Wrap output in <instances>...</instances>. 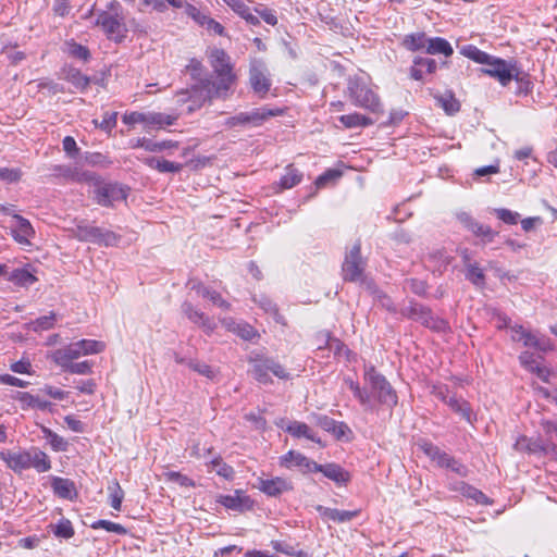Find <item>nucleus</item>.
I'll return each mask as SVG.
<instances>
[{
	"label": "nucleus",
	"instance_id": "nucleus-1",
	"mask_svg": "<svg viewBox=\"0 0 557 557\" xmlns=\"http://www.w3.org/2000/svg\"><path fill=\"white\" fill-rule=\"evenodd\" d=\"M363 380L369 385V388L361 387L351 377L344 379L345 384L352 392L361 407L366 410H373L376 404L389 409L397 406L398 396L396 389L374 366L369 364L364 367Z\"/></svg>",
	"mask_w": 557,
	"mask_h": 557
},
{
	"label": "nucleus",
	"instance_id": "nucleus-2",
	"mask_svg": "<svg viewBox=\"0 0 557 557\" xmlns=\"http://www.w3.org/2000/svg\"><path fill=\"white\" fill-rule=\"evenodd\" d=\"M96 25L108 39L120 44L127 36L128 28L122 4L116 0L107 3L106 9L97 12Z\"/></svg>",
	"mask_w": 557,
	"mask_h": 557
},
{
	"label": "nucleus",
	"instance_id": "nucleus-3",
	"mask_svg": "<svg viewBox=\"0 0 557 557\" xmlns=\"http://www.w3.org/2000/svg\"><path fill=\"white\" fill-rule=\"evenodd\" d=\"M176 97L180 104L191 102L188 106V112H194L206 102H211L214 98L226 99L228 95L226 92L219 94L218 86L213 84V79L206 77L196 82L190 88L178 91Z\"/></svg>",
	"mask_w": 557,
	"mask_h": 557
},
{
	"label": "nucleus",
	"instance_id": "nucleus-4",
	"mask_svg": "<svg viewBox=\"0 0 557 557\" xmlns=\"http://www.w3.org/2000/svg\"><path fill=\"white\" fill-rule=\"evenodd\" d=\"M209 61L216 75V79L213 81V84L218 86L219 94L226 92L230 96L232 87L236 82V75L233 72L230 55L223 49L213 48L209 52Z\"/></svg>",
	"mask_w": 557,
	"mask_h": 557
},
{
	"label": "nucleus",
	"instance_id": "nucleus-5",
	"mask_svg": "<svg viewBox=\"0 0 557 557\" xmlns=\"http://www.w3.org/2000/svg\"><path fill=\"white\" fill-rule=\"evenodd\" d=\"M249 361L251 364V374L260 384L272 383L270 373L281 380H288L290 377V374L285 368L273 358L256 355L251 357Z\"/></svg>",
	"mask_w": 557,
	"mask_h": 557
},
{
	"label": "nucleus",
	"instance_id": "nucleus-6",
	"mask_svg": "<svg viewBox=\"0 0 557 557\" xmlns=\"http://www.w3.org/2000/svg\"><path fill=\"white\" fill-rule=\"evenodd\" d=\"M424 455L436 463L438 468L450 470L459 476L466 478L469 473L468 468L454 456L442 450L432 442L423 440L418 444Z\"/></svg>",
	"mask_w": 557,
	"mask_h": 557
},
{
	"label": "nucleus",
	"instance_id": "nucleus-7",
	"mask_svg": "<svg viewBox=\"0 0 557 557\" xmlns=\"http://www.w3.org/2000/svg\"><path fill=\"white\" fill-rule=\"evenodd\" d=\"M400 314L435 332L445 333L449 330V325L444 319L433 315L429 307L413 300L400 310Z\"/></svg>",
	"mask_w": 557,
	"mask_h": 557
},
{
	"label": "nucleus",
	"instance_id": "nucleus-8",
	"mask_svg": "<svg viewBox=\"0 0 557 557\" xmlns=\"http://www.w3.org/2000/svg\"><path fill=\"white\" fill-rule=\"evenodd\" d=\"M177 115L166 114L161 112H138L133 111L125 113L122 117L123 123L127 125H135L137 123L144 124L146 129H161L165 126L175 124Z\"/></svg>",
	"mask_w": 557,
	"mask_h": 557
},
{
	"label": "nucleus",
	"instance_id": "nucleus-9",
	"mask_svg": "<svg viewBox=\"0 0 557 557\" xmlns=\"http://www.w3.org/2000/svg\"><path fill=\"white\" fill-rule=\"evenodd\" d=\"M249 84L251 89L260 98H264L271 89L272 79L267 63L259 58H252L249 62Z\"/></svg>",
	"mask_w": 557,
	"mask_h": 557
},
{
	"label": "nucleus",
	"instance_id": "nucleus-10",
	"mask_svg": "<svg viewBox=\"0 0 557 557\" xmlns=\"http://www.w3.org/2000/svg\"><path fill=\"white\" fill-rule=\"evenodd\" d=\"M348 92L355 106L369 110L373 113L381 111L379 97L372 89L360 81H350L348 84Z\"/></svg>",
	"mask_w": 557,
	"mask_h": 557
},
{
	"label": "nucleus",
	"instance_id": "nucleus-11",
	"mask_svg": "<svg viewBox=\"0 0 557 557\" xmlns=\"http://www.w3.org/2000/svg\"><path fill=\"white\" fill-rule=\"evenodd\" d=\"M281 110L255 109L247 112H239L225 120L224 125L228 128L260 126L271 116L281 114Z\"/></svg>",
	"mask_w": 557,
	"mask_h": 557
},
{
	"label": "nucleus",
	"instance_id": "nucleus-12",
	"mask_svg": "<svg viewBox=\"0 0 557 557\" xmlns=\"http://www.w3.org/2000/svg\"><path fill=\"white\" fill-rule=\"evenodd\" d=\"M518 63L492 55V60L482 70L483 73L496 78L502 86H507L518 75Z\"/></svg>",
	"mask_w": 557,
	"mask_h": 557
},
{
	"label": "nucleus",
	"instance_id": "nucleus-13",
	"mask_svg": "<svg viewBox=\"0 0 557 557\" xmlns=\"http://www.w3.org/2000/svg\"><path fill=\"white\" fill-rule=\"evenodd\" d=\"M510 332L511 341L522 343L524 347L534 348L541 352H547L553 349L549 338L539 335L537 333H533L520 324L510 326Z\"/></svg>",
	"mask_w": 557,
	"mask_h": 557
},
{
	"label": "nucleus",
	"instance_id": "nucleus-14",
	"mask_svg": "<svg viewBox=\"0 0 557 557\" xmlns=\"http://www.w3.org/2000/svg\"><path fill=\"white\" fill-rule=\"evenodd\" d=\"M343 278L348 282H359L362 280L364 262L361 257L360 244H355L346 253L342 267Z\"/></svg>",
	"mask_w": 557,
	"mask_h": 557
},
{
	"label": "nucleus",
	"instance_id": "nucleus-15",
	"mask_svg": "<svg viewBox=\"0 0 557 557\" xmlns=\"http://www.w3.org/2000/svg\"><path fill=\"white\" fill-rule=\"evenodd\" d=\"M456 216L465 228L471 232L475 237L480 238L483 245L492 243L498 235V232L492 230V227L486 224L480 223L468 212H458Z\"/></svg>",
	"mask_w": 557,
	"mask_h": 557
},
{
	"label": "nucleus",
	"instance_id": "nucleus-16",
	"mask_svg": "<svg viewBox=\"0 0 557 557\" xmlns=\"http://www.w3.org/2000/svg\"><path fill=\"white\" fill-rule=\"evenodd\" d=\"M127 189L117 183H104L96 189V200L103 207L112 206L115 201L125 200Z\"/></svg>",
	"mask_w": 557,
	"mask_h": 557
},
{
	"label": "nucleus",
	"instance_id": "nucleus-17",
	"mask_svg": "<svg viewBox=\"0 0 557 557\" xmlns=\"http://www.w3.org/2000/svg\"><path fill=\"white\" fill-rule=\"evenodd\" d=\"M280 463L287 469L298 468L304 474L315 473V469H319L318 462L295 450L283 455L280 458Z\"/></svg>",
	"mask_w": 557,
	"mask_h": 557
},
{
	"label": "nucleus",
	"instance_id": "nucleus-18",
	"mask_svg": "<svg viewBox=\"0 0 557 557\" xmlns=\"http://www.w3.org/2000/svg\"><path fill=\"white\" fill-rule=\"evenodd\" d=\"M216 502L235 511L250 510L253 507V500L242 490H236L232 495H220Z\"/></svg>",
	"mask_w": 557,
	"mask_h": 557
},
{
	"label": "nucleus",
	"instance_id": "nucleus-19",
	"mask_svg": "<svg viewBox=\"0 0 557 557\" xmlns=\"http://www.w3.org/2000/svg\"><path fill=\"white\" fill-rule=\"evenodd\" d=\"M318 468L315 469V473L320 472L326 479L334 482L337 486H346L350 480L351 475L349 471L344 469L341 465L335 462H327L324 465L318 463Z\"/></svg>",
	"mask_w": 557,
	"mask_h": 557
},
{
	"label": "nucleus",
	"instance_id": "nucleus-20",
	"mask_svg": "<svg viewBox=\"0 0 557 557\" xmlns=\"http://www.w3.org/2000/svg\"><path fill=\"white\" fill-rule=\"evenodd\" d=\"M0 459L3 460L7 466L14 472L20 473L23 470L32 468L30 450H2L0 451Z\"/></svg>",
	"mask_w": 557,
	"mask_h": 557
},
{
	"label": "nucleus",
	"instance_id": "nucleus-21",
	"mask_svg": "<svg viewBox=\"0 0 557 557\" xmlns=\"http://www.w3.org/2000/svg\"><path fill=\"white\" fill-rule=\"evenodd\" d=\"M182 311L190 322L202 327L207 334H211L215 330L214 321L197 310L189 301L183 302Z\"/></svg>",
	"mask_w": 557,
	"mask_h": 557
},
{
	"label": "nucleus",
	"instance_id": "nucleus-22",
	"mask_svg": "<svg viewBox=\"0 0 557 557\" xmlns=\"http://www.w3.org/2000/svg\"><path fill=\"white\" fill-rule=\"evenodd\" d=\"M258 488L270 497H276L284 492L293 490V485L289 481L276 476L273 479H259Z\"/></svg>",
	"mask_w": 557,
	"mask_h": 557
},
{
	"label": "nucleus",
	"instance_id": "nucleus-23",
	"mask_svg": "<svg viewBox=\"0 0 557 557\" xmlns=\"http://www.w3.org/2000/svg\"><path fill=\"white\" fill-rule=\"evenodd\" d=\"M317 511L319 515L326 520L337 522V523H345L349 522L356 517L359 516L360 510H339L335 508H329L322 505L317 506Z\"/></svg>",
	"mask_w": 557,
	"mask_h": 557
},
{
	"label": "nucleus",
	"instance_id": "nucleus-24",
	"mask_svg": "<svg viewBox=\"0 0 557 557\" xmlns=\"http://www.w3.org/2000/svg\"><path fill=\"white\" fill-rule=\"evenodd\" d=\"M527 443V449L530 453L534 454H543L545 456H552L557 459V445L548 440H543L541 437L537 438H527L523 437L518 444Z\"/></svg>",
	"mask_w": 557,
	"mask_h": 557
},
{
	"label": "nucleus",
	"instance_id": "nucleus-25",
	"mask_svg": "<svg viewBox=\"0 0 557 557\" xmlns=\"http://www.w3.org/2000/svg\"><path fill=\"white\" fill-rule=\"evenodd\" d=\"M51 488L54 495L60 498L74 500L77 497L75 483L70 479L52 476Z\"/></svg>",
	"mask_w": 557,
	"mask_h": 557
},
{
	"label": "nucleus",
	"instance_id": "nucleus-26",
	"mask_svg": "<svg viewBox=\"0 0 557 557\" xmlns=\"http://www.w3.org/2000/svg\"><path fill=\"white\" fill-rule=\"evenodd\" d=\"M131 148H144L149 152H160L166 149L177 148L178 143L173 140L153 141L146 137H139L129 141Z\"/></svg>",
	"mask_w": 557,
	"mask_h": 557
},
{
	"label": "nucleus",
	"instance_id": "nucleus-27",
	"mask_svg": "<svg viewBox=\"0 0 557 557\" xmlns=\"http://www.w3.org/2000/svg\"><path fill=\"white\" fill-rule=\"evenodd\" d=\"M436 69L437 63L434 59L416 57L410 67V77L416 81H421L424 74H432Z\"/></svg>",
	"mask_w": 557,
	"mask_h": 557
},
{
	"label": "nucleus",
	"instance_id": "nucleus-28",
	"mask_svg": "<svg viewBox=\"0 0 557 557\" xmlns=\"http://www.w3.org/2000/svg\"><path fill=\"white\" fill-rule=\"evenodd\" d=\"M83 355L77 342L71 343L70 345L57 349L53 352V361L59 366H66L67 363L81 358Z\"/></svg>",
	"mask_w": 557,
	"mask_h": 557
},
{
	"label": "nucleus",
	"instance_id": "nucleus-29",
	"mask_svg": "<svg viewBox=\"0 0 557 557\" xmlns=\"http://www.w3.org/2000/svg\"><path fill=\"white\" fill-rule=\"evenodd\" d=\"M285 432L290 434L293 437L301 438L305 437L311 442L321 444V440L317 436V434L309 428L308 424L300 422V421H290L288 424L284 428Z\"/></svg>",
	"mask_w": 557,
	"mask_h": 557
},
{
	"label": "nucleus",
	"instance_id": "nucleus-30",
	"mask_svg": "<svg viewBox=\"0 0 557 557\" xmlns=\"http://www.w3.org/2000/svg\"><path fill=\"white\" fill-rule=\"evenodd\" d=\"M252 300L256 305H258L265 313H269L273 317L274 321L283 326L287 325L286 319L280 313L278 308L275 302H273L265 295H255Z\"/></svg>",
	"mask_w": 557,
	"mask_h": 557
},
{
	"label": "nucleus",
	"instance_id": "nucleus-31",
	"mask_svg": "<svg viewBox=\"0 0 557 557\" xmlns=\"http://www.w3.org/2000/svg\"><path fill=\"white\" fill-rule=\"evenodd\" d=\"M49 175L53 178L64 180L65 182H79L82 180L78 169L66 164L52 165Z\"/></svg>",
	"mask_w": 557,
	"mask_h": 557
},
{
	"label": "nucleus",
	"instance_id": "nucleus-32",
	"mask_svg": "<svg viewBox=\"0 0 557 557\" xmlns=\"http://www.w3.org/2000/svg\"><path fill=\"white\" fill-rule=\"evenodd\" d=\"M453 490L459 492L462 496L474 500L476 504H490L488 497L482 491L463 481L457 482L454 485Z\"/></svg>",
	"mask_w": 557,
	"mask_h": 557
},
{
	"label": "nucleus",
	"instance_id": "nucleus-33",
	"mask_svg": "<svg viewBox=\"0 0 557 557\" xmlns=\"http://www.w3.org/2000/svg\"><path fill=\"white\" fill-rule=\"evenodd\" d=\"M144 164L160 173H178L183 169L182 163L172 162L156 157H147L143 160Z\"/></svg>",
	"mask_w": 557,
	"mask_h": 557
},
{
	"label": "nucleus",
	"instance_id": "nucleus-34",
	"mask_svg": "<svg viewBox=\"0 0 557 557\" xmlns=\"http://www.w3.org/2000/svg\"><path fill=\"white\" fill-rule=\"evenodd\" d=\"M16 226L13 228V237L20 244H27L29 237L34 235V228L29 221L22 215L15 214Z\"/></svg>",
	"mask_w": 557,
	"mask_h": 557
},
{
	"label": "nucleus",
	"instance_id": "nucleus-35",
	"mask_svg": "<svg viewBox=\"0 0 557 557\" xmlns=\"http://www.w3.org/2000/svg\"><path fill=\"white\" fill-rule=\"evenodd\" d=\"M447 406L457 414L461 417V419L466 420L469 423L473 421V410L470 404L463 398H458L456 395H453L447 400Z\"/></svg>",
	"mask_w": 557,
	"mask_h": 557
},
{
	"label": "nucleus",
	"instance_id": "nucleus-36",
	"mask_svg": "<svg viewBox=\"0 0 557 557\" xmlns=\"http://www.w3.org/2000/svg\"><path fill=\"white\" fill-rule=\"evenodd\" d=\"M425 52L429 54L450 57L454 53V49L449 41L443 37H428Z\"/></svg>",
	"mask_w": 557,
	"mask_h": 557
},
{
	"label": "nucleus",
	"instance_id": "nucleus-37",
	"mask_svg": "<svg viewBox=\"0 0 557 557\" xmlns=\"http://www.w3.org/2000/svg\"><path fill=\"white\" fill-rule=\"evenodd\" d=\"M284 171L285 173L281 176L278 182L282 189H290L301 183L304 173L295 168L294 164H288Z\"/></svg>",
	"mask_w": 557,
	"mask_h": 557
},
{
	"label": "nucleus",
	"instance_id": "nucleus-38",
	"mask_svg": "<svg viewBox=\"0 0 557 557\" xmlns=\"http://www.w3.org/2000/svg\"><path fill=\"white\" fill-rule=\"evenodd\" d=\"M73 234L81 242L97 244L100 236V227L82 222L73 230Z\"/></svg>",
	"mask_w": 557,
	"mask_h": 557
},
{
	"label": "nucleus",
	"instance_id": "nucleus-39",
	"mask_svg": "<svg viewBox=\"0 0 557 557\" xmlns=\"http://www.w3.org/2000/svg\"><path fill=\"white\" fill-rule=\"evenodd\" d=\"M226 3L235 13H237L240 17H243L248 24L252 26H257L260 24V20L258 16L250 12L249 7H247L242 0H222Z\"/></svg>",
	"mask_w": 557,
	"mask_h": 557
},
{
	"label": "nucleus",
	"instance_id": "nucleus-40",
	"mask_svg": "<svg viewBox=\"0 0 557 557\" xmlns=\"http://www.w3.org/2000/svg\"><path fill=\"white\" fill-rule=\"evenodd\" d=\"M64 79L71 83L74 87L79 90H85L90 84V77L84 75L78 69L73 66L65 67L63 70Z\"/></svg>",
	"mask_w": 557,
	"mask_h": 557
},
{
	"label": "nucleus",
	"instance_id": "nucleus-41",
	"mask_svg": "<svg viewBox=\"0 0 557 557\" xmlns=\"http://www.w3.org/2000/svg\"><path fill=\"white\" fill-rule=\"evenodd\" d=\"M428 36L423 32L408 34L403 38L401 45L409 51H420L426 49Z\"/></svg>",
	"mask_w": 557,
	"mask_h": 557
},
{
	"label": "nucleus",
	"instance_id": "nucleus-42",
	"mask_svg": "<svg viewBox=\"0 0 557 557\" xmlns=\"http://www.w3.org/2000/svg\"><path fill=\"white\" fill-rule=\"evenodd\" d=\"M324 345H320L318 349L327 348L330 351L334 354L335 357H346L349 360L350 350L348 347L338 338L332 337L329 333L325 335Z\"/></svg>",
	"mask_w": 557,
	"mask_h": 557
},
{
	"label": "nucleus",
	"instance_id": "nucleus-43",
	"mask_svg": "<svg viewBox=\"0 0 557 557\" xmlns=\"http://www.w3.org/2000/svg\"><path fill=\"white\" fill-rule=\"evenodd\" d=\"M338 121L346 127V128H357V127H367L373 124V120L367 115L360 114V113H350L341 115L338 117Z\"/></svg>",
	"mask_w": 557,
	"mask_h": 557
},
{
	"label": "nucleus",
	"instance_id": "nucleus-44",
	"mask_svg": "<svg viewBox=\"0 0 557 557\" xmlns=\"http://www.w3.org/2000/svg\"><path fill=\"white\" fill-rule=\"evenodd\" d=\"M434 99L436 104L443 108V110L449 115H453L460 110V103L451 91L435 95Z\"/></svg>",
	"mask_w": 557,
	"mask_h": 557
},
{
	"label": "nucleus",
	"instance_id": "nucleus-45",
	"mask_svg": "<svg viewBox=\"0 0 557 557\" xmlns=\"http://www.w3.org/2000/svg\"><path fill=\"white\" fill-rule=\"evenodd\" d=\"M8 280L17 286L29 287L37 281V277L28 269L21 268L13 270Z\"/></svg>",
	"mask_w": 557,
	"mask_h": 557
},
{
	"label": "nucleus",
	"instance_id": "nucleus-46",
	"mask_svg": "<svg viewBox=\"0 0 557 557\" xmlns=\"http://www.w3.org/2000/svg\"><path fill=\"white\" fill-rule=\"evenodd\" d=\"M32 468L38 472H47L51 469V461L46 453L38 448L30 449Z\"/></svg>",
	"mask_w": 557,
	"mask_h": 557
},
{
	"label": "nucleus",
	"instance_id": "nucleus-47",
	"mask_svg": "<svg viewBox=\"0 0 557 557\" xmlns=\"http://www.w3.org/2000/svg\"><path fill=\"white\" fill-rule=\"evenodd\" d=\"M460 53L472 61L486 65L490 60H492V55L485 51L480 50L478 47L473 45H466L461 48Z\"/></svg>",
	"mask_w": 557,
	"mask_h": 557
},
{
	"label": "nucleus",
	"instance_id": "nucleus-48",
	"mask_svg": "<svg viewBox=\"0 0 557 557\" xmlns=\"http://www.w3.org/2000/svg\"><path fill=\"white\" fill-rule=\"evenodd\" d=\"M41 433L44 435V438H46L49 442L51 448L54 451H65L67 449V441L60 436L59 434H57L55 432H53L52 430H50L49 428L42 426Z\"/></svg>",
	"mask_w": 557,
	"mask_h": 557
},
{
	"label": "nucleus",
	"instance_id": "nucleus-49",
	"mask_svg": "<svg viewBox=\"0 0 557 557\" xmlns=\"http://www.w3.org/2000/svg\"><path fill=\"white\" fill-rule=\"evenodd\" d=\"M65 52L74 59L87 62L90 59V51L87 47L74 40L65 42Z\"/></svg>",
	"mask_w": 557,
	"mask_h": 557
},
{
	"label": "nucleus",
	"instance_id": "nucleus-50",
	"mask_svg": "<svg viewBox=\"0 0 557 557\" xmlns=\"http://www.w3.org/2000/svg\"><path fill=\"white\" fill-rule=\"evenodd\" d=\"M465 276L471 284L476 287H483L485 285V274L482 268L479 267L476 262L473 264H469V267L465 268Z\"/></svg>",
	"mask_w": 557,
	"mask_h": 557
},
{
	"label": "nucleus",
	"instance_id": "nucleus-51",
	"mask_svg": "<svg viewBox=\"0 0 557 557\" xmlns=\"http://www.w3.org/2000/svg\"><path fill=\"white\" fill-rule=\"evenodd\" d=\"M210 466L218 475L226 480H232L234 478L235 472L233 467L224 462L220 456L213 458L210 462Z\"/></svg>",
	"mask_w": 557,
	"mask_h": 557
},
{
	"label": "nucleus",
	"instance_id": "nucleus-52",
	"mask_svg": "<svg viewBox=\"0 0 557 557\" xmlns=\"http://www.w3.org/2000/svg\"><path fill=\"white\" fill-rule=\"evenodd\" d=\"M52 532L54 536L65 540L73 537L75 534L72 522L65 518H62L55 525H53Z\"/></svg>",
	"mask_w": 557,
	"mask_h": 557
},
{
	"label": "nucleus",
	"instance_id": "nucleus-53",
	"mask_svg": "<svg viewBox=\"0 0 557 557\" xmlns=\"http://www.w3.org/2000/svg\"><path fill=\"white\" fill-rule=\"evenodd\" d=\"M493 214L507 225H516L520 220V214L506 208H494Z\"/></svg>",
	"mask_w": 557,
	"mask_h": 557
},
{
	"label": "nucleus",
	"instance_id": "nucleus-54",
	"mask_svg": "<svg viewBox=\"0 0 557 557\" xmlns=\"http://www.w3.org/2000/svg\"><path fill=\"white\" fill-rule=\"evenodd\" d=\"M94 530H98V529H103L108 532H113V533H116V534H120V535H125L127 534V530L125 527H123L122 524L120 523H115V522H112V521H109V520H97L95 522L91 523L90 525Z\"/></svg>",
	"mask_w": 557,
	"mask_h": 557
},
{
	"label": "nucleus",
	"instance_id": "nucleus-55",
	"mask_svg": "<svg viewBox=\"0 0 557 557\" xmlns=\"http://www.w3.org/2000/svg\"><path fill=\"white\" fill-rule=\"evenodd\" d=\"M61 368L64 372L84 375V374L91 373L92 362H90L88 360H84L81 362L72 361V362L67 363L66 366H61Z\"/></svg>",
	"mask_w": 557,
	"mask_h": 557
},
{
	"label": "nucleus",
	"instance_id": "nucleus-56",
	"mask_svg": "<svg viewBox=\"0 0 557 557\" xmlns=\"http://www.w3.org/2000/svg\"><path fill=\"white\" fill-rule=\"evenodd\" d=\"M187 367L207 379L212 380L215 377V371L209 364L197 359H188Z\"/></svg>",
	"mask_w": 557,
	"mask_h": 557
},
{
	"label": "nucleus",
	"instance_id": "nucleus-57",
	"mask_svg": "<svg viewBox=\"0 0 557 557\" xmlns=\"http://www.w3.org/2000/svg\"><path fill=\"white\" fill-rule=\"evenodd\" d=\"M110 492V505L115 510H121V505L124 498V492L117 481L108 487Z\"/></svg>",
	"mask_w": 557,
	"mask_h": 557
},
{
	"label": "nucleus",
	"instance_id": "nucleus-58",
	"mask_svg": "<svg viewBox=\"0 0 557 557\" xmlns=\"http://www.w3.org/2000/svg\"><path fill=\"white\" fill-rule=\"evenodd\" d=\"M513 79L517 82L518 84V88H517V94L518 95H528L533 85H532V82L530 81V75L525 72H523L520 66L518 67V75L517 77H513Z\"/></svg>",
	"mask_w": 557,
	"mask_h": 557
},
{
	"label": "nucleus",
	"instance_id": "nucleus-59",
	"mask_svg": "<svg viewBox=\"0 0 557 557\" xmlns=\"http://www.w3.org/2000/svg\"><path fill=\"white\" fill-rule=\"evenodd\" d=\"M84 356L98 354L104 349V344L95 339H81L77 342Z\"/></svg>",
	"mask_w": 557,
	"mask_h": 557
},
{
	"label": "nucleus",
	"instance_id": "nucleus-60",
	"mask_svg": "<svg viewBox=\"0 0 557 557\" xmlns=\"http://www.w3.org/2000/svg\"><path fill=\"white\" fill-rule=\"evenodd\" d=\"M185 14L190 17L196 24H198L200 27H203L205 23L207 22L208 17L210 16L205 11H201L194 4L189 3L185 5Z\"/></svg>",
	"mask_w": 557,
	"mask_h": 557
},
{
	"label": "nucleus",
	"instance_id": "nucleus-61",
	"mask_svg": "<svg viewBox=\"0 0 557 557\" xmlns=\"http://www.w3.org/2000/svg\"><path fill=\"white\" fill-rule=\"evenodd\" d=\"M342 176V172L336 169H329L323 174L317 177L314 184L318 188L325 187L329 183L338 180Z\"/></svg>",
	"mask_w": 557,
	"mask_h": 557
},
{
	"label": "nucleus",
	"instance_id": "nucleus-62",
	"mask_svg": "<svg viewBox=\"0 0 557 557\" xmlns=\"http://www.w3.org/2000/svg\"><path fill=\"white\" fill-rule=\"evenodd\" d=\"M164 476L168 481L177 483L181 486H185V487H194L195 486V482L189 476L182 474L181 472H177V471L165 472Z\"/></svg>",
	"mask_w": 557,
	"mask_h": 557
},
{
	"label": "nucleus",
	"instance_id": "nucleus-63",
	"mask_svg": "<svg viewBox=\"0 0 557 557\" xmlns=\"http://www.w3.org/2000/svg\"><path fill=\"white\" fill-rule=\"evenodd\" d=\"M406 287L410 289L411 293L418 296H425L428 290V284L423 280L419 278H409L406 280Z\"/></svg>",
	"mask_w": 557,
	"mask_h": 557
},
{
	"label": "nucleus",
	"instance_id": "nucleus-64",
	"mask_svg": "<svg viewBox=\"0 0 557 557\" xmlns=\"http://www.w3.org/2000/svg\"><path fill=\"white\" fill-rule=\"evenodd\" d=\"M54 322H55V313L54 312H50V314L39 317V318H37L33 322L34 330L35 331H46V330H49V329L53 327Z\"/></svg>",
	"mask_w": 557,
	"mask_h": 557
}]
</instances>
